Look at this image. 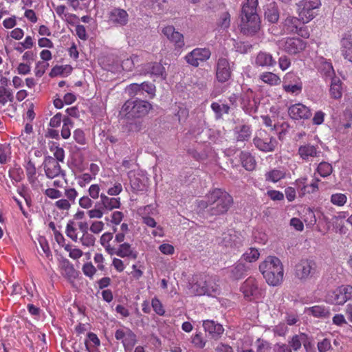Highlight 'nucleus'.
Here are the masks:
<instances>
[{"mask_svg":"<svg viewBox=\"0 0 352 352\" xmlns=\"http://www.w3.org/2000/svg\"><path fill=\"white\" fill-rule=\"evenodd\" d=\"M189 289L190 294L195 296H214L218 292L217 285L210 278H200Z\"/></svg>","mask_w":352,"mask_h":352,"instance_id":"39448f33","label":"nucleus"},{"mask_svg":"<svg viewBox=\"0 0 352 352\" xmlns=\"http://www.w3.org/2000/svg\"><path fill=\"white\" fill-rule=\"evenodd\" d=\"M234 201L232 197L226 191L220 188H215L210 191L204 197L197 202V206L200 210L208 208V212L212 216H217L226 214Z\"/></svg>","mask_w":352,"mask_h":352,"instance_id":"f257e3e1","label":"nucleus"},{"mask_svg":"<svg viewBox=\"0 0 352 352\" xmlns=\"http://www.w3.org/2000/svg\"><path fill=\"white\" fill-rule=\"evenodd\" d=\"M162 32L163 34L174 44L175 49H181L184 45V38L182 33L176 31L173 25L164 27Z\"/></svg>","mask_w":352,"mask_h":352,"instance_id":"6ab92c4d","label":"nucleus"},{"mask_svg":"<svg viewBox=\"0 0 352 352\" xmlns=\"http://www.w3.org/2000/svg\"><path fill=\"white\" fill-rule=\"evenodd\" d=\"M232 74V67L230 62L226 58L221 57L217 60L216 66V76L221 82L228 81Z\"/></svg>","mask_w":352,"mask_h":352,"instance_id":"dca6fc26","label":"nucleus"},{"mask_svg":"<svg viewBox=\"0 0 352 352\" xmlns=\"http://www.w3.org/2000/svg\"><path fill=\"white\" fill-rule=\"evenodd\" d=\"M241 31L247 36L256 34L261 28L259 16L241 17Z\"/></svg>","mask_w":352,"mask_h":352,"instance_id":"2eb2a0df","label":"nucleus"},{"mask_svg":"<svg viewBox=\"0 0 352 352\" xmlns=\"http://www.w3.org/2000/svg\"><path fill=\"white\" fill-rule=\"evenodd\" d=\"M307 178L302 177L296 181V186L300 189L302 195H305L306 193H313L318 189L319 179H314L309 185L307 184Z\"/></svg>","mask_w":352,"mask_h":352,"instance_id":"cd10ccee","label":"nucleus"},{"mask_svg":"<svg viewBox=\"0 0 352 352\" xmlns=\"http://www.w3.org/2000/svg\"><path fill=\"white\" fill-rule=\"evenodd\" d=\"M352 298V286L342 285L329 292L327 300L334 305H342Z\"/></svg>","mask_w":352,"mask_h":352,"instance_id":"6e6552de","label":"nucleus"},{"mask_svg":"<svg viewBox=\"0 0 352 352\" xmlns=\"http://www.w3.org/2000/svg\"><path fill=\"white\" fill-rule=\"evenodd\" d=\"M305 336L303 333L292 336L291 340L289 341V345L290 346L291 349H292L295 351L300 349L302 342L305 339Z\"/></svg>","mask_w":352,"mask_h":352,"instance_id":"4d7b16f0","label":"nucleus"},{"mask_svg":"<svg viewBox=\"0 0 352 352\" xmlns=\"http://www.w3.org/2000/svg\"><path fill=\"white\" fill-rule=\"evenodd\" d=\"M267 182L276 183L285 177V172L280 169H272L265 175Z\"/></svg>","mask_w":352,"mask_h":352,"instance_id":"ea45409f","label":"nucleus"},{"mask_svg":"<svg viewBox=\"0 0 352 352\" xmlns=\"http://www.w3.org/2000/svg\"><path fill=\"white\" fill-rule=\"evenodd\" d=\"M62 274L67 278H74L76 272L73 266L68 261H64L61 266Z\"/></svg>","mask_w":352,"mask_h":352,"instance_id":"09e8293b","label":"nucleus"},{"mask_svg":"<svg viewBox=\"0 0 352 352\" xmlns=\"http://www.w3.org/2000/svg\"><path fill=\"white\" fill-rule=\"evenodd\" d=\"M317 171L321 177H326L331 174L333 168L331 164L322 162L318 164Z\"/></svg>","mask_w":352,"mask_h":352,"instance_id":"5fc2aeb1","label":"nucleus"},{"mask_svg":"<svg viewBox=\"0 0 352 352\" xmlns=\"http://www.w3.org/2000/svg\"><path fill=\"white\" fill-rule=\"evenodd\" d=\"M43 166L47 177L54 179L61 177L64 179L65 174L61 169L59 163L54 157L51 156L45 157Z\"/></svg>","mask_w":352,"mask_h":352,"instance_id":"4468645a","label":"nucleus"},{"mask_svg":"<svg viewBox=\"0 0 352 352\" xmlns=\"http://www.w3.org/2000/svg\"><path fill=\"white\" fill-rule=\"evenodd\" d=\"M97 204L95 206L94 208L89 209L87 214L90 219H101L104 214V210L102 207L100 206V207H97Z\"/></svg>","mask_w":352,"mask_h":352,"instance_id":"052dcab7","label":"nucleus"},{"mask_svg":"<svg viewBox=\"0 0 352 352\" xmlns=\"http://www.w3.org/2000/svg\"><path fill=\"white\" fill-rule=\"evenodd\" d=\"M151 305L157 314L163 316L165 314V310L163 307V305L158 298H153L151 301Z\"/></svg>","mask_w":352,"mask_h":352,"instance_id":"774afa93","label":"nucleus"},{"mask_svg":"<svg viewBox=\"0 0 352 352\" xmlns=\"http://www.w3.org/2000/svg\"><path fill=\"white\" fill-rule=\"evenodd\" d=\"M253 143L258 150L266 153L274 151L277 145L276 140L270 136L265 130H259L256 133Z\"/></svg>","mask_w":352,"mask_h":352,"instance_id":"423d86ee","label":"nucleus"},{"mask_svg":"<svg viewBox=\"0 0 352 352\" xmlns=\"http://www.w3.org/2000/svg\"><path fill=\"white\" fill-rule=\"evenodd\" d=\"M49 148L50 151L53 153L55 157V160L59 162H63L65 159V151L62 147L59 146L57 142H49Z\"/></svg>","mask_w":352,"mask_h":352,"instance_id":"37998d69","label":"nucleus"},{"mask_svg":"<svg viewBox=\"0 0 352 352\" xmlns=\"http://www.w3.org/2000/svg\"><path fill=\"white\" fill-rule=\"evenodd\" d=\"M241 292L248 300L258 299L262 296V290L258 286V281L252 277L247 278L241 286Z\"/></svg>","mask_w":352,"mask_h":352,"instance_id":"1a4fd4ad","label":"nucleus"},{"mask_svg":"<svg viewBox=\"0 0 352 352\" xmlns=\"http://www.w3.org/2000/svg\"><path fill=\"white\" fill-rule=\"evenodd\" d=\"M113 238V233L104 232L102 234L100 242L101 245L104 248L105 251L110 254L115 245H111L110 242Z\"/></svg>","mask_w":352,"mask_h":352,"instance_id":"c03bdc74","label":"nucleus"},{"mask_svg":"<svg viewBox=\"0 0 352 352\" xmlns=\"http://www.w3.org/2000/svg\"><path fill=\"white\" fill-rule=\"evenodd\" d=\"M64 249L69 252V257L74 260L80 258L83 255V252L81 250L72 248V245L69 244L64 245Z\"/></svg>","mask_w":352,"mask_h":352,"instance_id":"e2e57ef3","label":"nucleus"},{"mask_svg":"<svg viewBox=\"0 0 352 352\" xmlns=\"http://www.w3.org/2000/svg\"><path fill=\"white\" fill-rule=\"evenodd\" d=\"M288 113L293 120H307L309 119L311 113L310 109L301 103L294 104L289 107Z\"/></svg>","mask_w":352,"mask_h":352,"instance_id":"412c9836","label":"nucleus"},{"mask_svg":"<svg viewBox=\"0 0 352 352\" xmlns=\"http://www.w3.org/2000/svg\"><path fill=\"white\" fill-rule=\"evenodd\" d=\"M234 135L238 142L248 141L252 135L251 128L246 124L236 126L234 129Z\"/></svg>","mask_w":352,"mask_h":352,"instance_id":"e433bc0d","label":"nucleus"},{"mask_svg":"<svg viewBox=\"0 0 352 352\" xmlns=\"http://www.w3.org/2000/svg\"><path fill=\"white\" fill-rule=\"evenodd\" d=\"M321 6L320 0H301L297 4V13L302 23H307L315 18Z\"/></svg>","mask_w":352,"mask_h":352,"instance_id":"20e7f679","label":"nucleus"},{"mask_svg":"<svg viewBox=\"0 0 352 352\" xmlns=\"http://www.w3.org/2000/svg\"><path fill=\"white\" fill-rule=\"evenodd\" d=\"M300 22L302 21L299 16L297 18L289 16L285 19L284 25L288 32L294 33L298 32Z\"/></svg>","mask_w":352,"mask_h":352,"instance_id":"79ce46f5","label":"nucleus"},{"mask_svg":"<svg viewBox=\"0 0 352 352\" xmlns=\"http://www.w3.org/2000/svg\"><path fill=\"white\" fill-rule=\"evenodd\" d=\"M10 148L8 145L0 144V163L6 164L10 158Z\"/></svg>","mask_w":352,"mask_h":352,"instance_id":"13d9d810","label":"nucleus"},{"mask_svg":"<svg viewBox=\"0 0 352 352\" xmlns=\"http://www.w3.org/2000/svg\"><path fill=\"white\" fill-rule=\"evenodd\" d=\"M341 52L344 58L352 63V35L344 34L341 40Z\"/></svg>","mask_w":352,"mask_h":352,"instance_id":"c85d7f7f","label":"nucleus"},{"mask_svg":"<svg viewBox=\"0 0 352 352\" xmlns=\"http://www.w3.org/2000/svg\"><path fill=\"white\" fill-rule=\"evenodd\" d=\"M258 104V102L255 98L254 91L250 88H243L241 96V107L242 109L246 113L252 115L257 111Z\"/></svg>","mask_w":352,"mask_h":352,"instance_id":"9d476101","label":"nucleus"},{"mask_svg":"<svg viewBox=\"0 0 352 352\" xmlns=\"http://www.w3.org/2000/svg\"><path fill=\"white\" fill-rule=\"evenodd\" d=\"M65 234L73 241L77 242L78 241L76 223L74 221H69L67 223Z\"/></svg>","mask_w":352,"mask_h":352,"instance_id":"49530a36","label":"nucleus"},{"mask_svg":"<svg viewBox=\"0 0 352 352\" xmlns=\"http://www.w3.org/2000/svg\"><path fill=\"white\" fill-rule=\"evenodd\" d=\"M110 21L118 25H124L128 22V14L122 9L115 8L109 14Z\"/></svg>","mask_w":352,"mask_h":352,"instance_id":"7c9ffc66","label":"nucleus"},{"mask_svg":"<svg viewBox=\"0 0 352 352\" xmlns=\"http://www.w3.org/2000/svg\"><path fill=\"white\" fill-rule=\"evenodd\" d=\"M247 269L248 267L245 264L242 263H236L232 270L233 278L236 280L241 278L246 272Z\"/></svg>","mask_w":352,"mask_h":352,"instance_id":"864d4df0","label":"nucleus"},{"mask_svg":"<svg viewBox=\"0 0 352 352\" xmlns=\"http://www.w3.org/2000/svg\"><path fill=\"white\" fill-rule=\"evenodd\" d=\"M330 201L332 204L341 207L346 203L347 197L344 193L337 192L331 195Z\"/></svg>","mask_w":352,"mask_h":352,"instance_id":"3c124183","label":"nucleus"},{"mask_svg":"<svg viewBox=\"0 0 352 352\" xmlns=\"http://www.w3.org/2000/svg\"><path fill=\"white\" fill-rule=\"evenodd\" d=\"M316 263L309 259L300 260L295 266L294 276L299 281L304 283L312 276L315 272Z\"/></svg>","mask_w":352,"mask_h":352,"instance_id":"0eeeda50","label":"nucleus"},{"mask_svg":"<svg viewBox=\"0 0 352 352\" xmlns=\"http://www.w3.org/2000/svg\"><path fill=\"white\" fill-rule=\"evenodd\" d=\"M65 6L63 5L58 6L56 8V12L60 18L63 20H66L67 21H70L73 19H77V16L74 14L66 13L65 12Z\"/></svg>","mask_w":352,"mask_h":352,"instance_id":"603ef678","label":"nucleus"},{"mask_svg":"<svg viewBox=\"0 0 352 352\" xmlns=\"http://www.w3.org/2000/svg\"><path fill=\"white\" fill-rule=\"evenodd\" d=\"M255 65L261 67H272L276 65L272 55L265 52H260L256 56Z\"/></svg>","mask_w":352,"mask_h":352,"instance_id":"bb28decb","label":"nucleus"},{"mask_svg":"<svg viewBox=\"0 0 352 352\" xmlns=\"http://www.w3.org/2000/svg\"><path fill=\"white\" fill-rule=\"evenodd\" d=\"M145 74L151 76L165 79L166 73L164 67L160 63H149L144 66Z\"/></svg>","mask_w":352,"mask_h":352,"instance_id":"5701e85b","label":"nucleus"},{"mask_svg":"<svg viewBox=\"0 0 352 352\" xmlns=\"http://www.w3.org/2000/svg\"><path fill=\"white\" fill-rule=\"evenodd\" d=\"M72 71V67L69 65H56L52 69L50 76L51 77H56L58 76H67L71 74Z\"/></svg>","mask_w":352,"mask_h":352,"instance_id":"a19ab883","label":"nucleus"},{"mask_svg":"<svg viewBox=\"0 0 352 352\" xmlns=\"http://www.w3.org/2000/svg\"><path fill=\"white\" fill-rule=\"evenodd\" d=\"M258 80L271 87L278 86L281 83L280 76L270 72L261 73L258 76Z\"/></svg>","mask_w":352,"mask_h":352,"instance_id":"72a5a7b5","label":"nucleus"},{"mask_svg":"<svg viewBox=\"0 0 352 352\" xmlns=\"http://www.w3.org/2000/svg\"><path fill=\"white\" fill-rule=\"evenodd\" d=\"M110 255H116L120 258H127L129 259H136L138 256V252L135 247H133L129 243H122L118 245L117 247L114 246Z\"/></svg>","mask_w":352,"mask_h":352,"instance_id":"f3484780","label":"nucleus"},{"mask_svg":"<svg viewBox=\"0 0 352 352\" xmlns=\"http://www.w3.org/2000/svg\"><path fill=\"white\" fill-rule=\"evenodd\" d=\"M54 206L59 210L68 211L71 208L72 204L66 199H60L54 203Z\"/></svg>","mask_w":352,"mask_h":352,"instance_id":"338daca9","label":"nucleus"},{"mask_svg":"<svg viewBox=\"0 0 352 352\" xmlns=\"http://www.w3.org/2000/svg\"><path fill=\"white\" fill-rule=\"evenodd\" d=\"M151 104L144 100H127L122 106L121 113L128 118H140L146 115Z\"/></svg>","mask_w":352,"mask_h":352,"instance_id":"7ed1b4c3","label":"nucleus"},{"mask_svg":"<svg viewBox=\"0 0 352 352\" xmlns=\"http://www.w3.org/2000/svg\"><path fill=\"white\" fill-rule=\"evenodd\" d=\"M49 67V63L44 61H38L36 63L34 74L36 77H41Z\"/></svg>","mask_w":352,"mask_h":352,"instance_id":"69168bd1","label":"nucleus"},{"mask_svg":"<svg viewBox=\"0 0 352 352\" xmlns=\"http://www.w3.org/2000/svg\"><path fill=\"white\" fill-rule=\"evenodd\" d=\"M296 79L294 83H283V88L287 93L298 95L301 93L302 89V83L298 76H294Z\"/></svg>","mask_w":352,"mask_h":352,"instance_id":"4c0bfd02","label":"nucleus"},{"mask_svg":"<svg viewBox=\"0 0 352 352\" xmlns=\"http://www.w3.org/2000/svg\"><path fill=\"white\" fill-rule=\"evenodd\" d=\"M211 56V52L208 48L197 47L188 52L184 59L190 65L197 67L200 63L208 60Z\"/></svg>","mask_w":352,"mask_h":352,"instance_id":"9b49d317","label":"nucleus"},{"mask_svg":"<svg viewBox=\"0 0 352 352\" xmlns=\"http://www.w3.org/2000/svg\"><path fill=\"white\" fill-rule=\"evenodd\" d=\"M265 19L271 23H276L279 19V11L274 2H271L265 6L264 12Z\"/></svg>","mask_w":352,"mask_h":352,"instance_id":"2f4dec72","label":"nucleus"},{"mask_svg":"<svg viewBox=\"0 0 352 352\" xmlns=\"http://www.w3.org/2000/svg\"><path fill=\"white\" fill-rule=\"evenodd\" d=\"M13 99L12 91L3 86H0V104L5 105L8 101L12 102Z\"/></svg>","mask_w":352,"mask_h":352,"instance_id":"8fccbe9b","label":"nucleus"},{"mask_svg":"<svg viewBox=\"0 0 352 352\" xmlns=\"http://www.w3.org/2000/svg\"><path fill=\"white\" fill-rule=\"evenodd\" d=\"M259 270L270 285L277 286L283 282L284 276L283 265L278 257L267 256L260 264Z\"/></svg>","mask_w":352,"mask_h":352,"instance_id":"f03ea898","label":"nucleus"},{"mask_svg":"<svg viewBox=\"0 0 352 352\" xmlns=\"http://www.w3.org/2000/svg\"><path fill=\"white\" fill-rule=\"evenodd\" d=\"M204 330L208 332L212 338H217L223 333V328L221 324L216 323L213 320H205L203 323Z\"/></svg>","mask_w":352,"mask_h":352,"instance_id":"c756f323","label":"nucleus"},{"mask_svg":"<svg viewBox=\"0 0 352 352\" xmlns=\"http://www.w3.org/2000/svg\"><path fill=\"white\" fill-rule=\"evenodd\" d=\"M319 71L324 78L325 80L336 77L331 63L327 61L323 58H321L320 60Z\"/></svg>","mask_w":352,"mask_h":352,"instance_id":"473e14b6","label":"nucleus"},{"mask_svg":"<svg viewBox=\"0 0 352 352\" xmlns=\"http://www.w3.org/2000/svg\"><path fill=\"white\" fill-rule=\"evenodd\" d=\"M334 127L341 133H345V131L352 127V113L350 111H345L340 117L338 121L335 122Z\"/></svg>","mask_w":352,"mask_h":352,"instance_id":"a878e982","label":"nucleus"},{"mask_svg":"<svg viewBox=\"0 0 352 352\" xmlns=\"http://www.w3.org/2000/svg\"><path fill=\"white\" fill-rule=\"evenodd\" d=\"M219 244L224 248L226 252L238 250L242 245L241 237L235 231L224 232L221 237Z\"/></svg>","mask_w":352,"mask_h":352,"instance_id":"f8f14e48","label":"nucleus"},{"mask_svg":"<svg viewBox=\"0 0 352 352\" xmlns=\"http://www.w3.org/2000/svg\"><path fill=\"white\" fill-rule=\"evenodd\" d=\"M329 93L331 98L334 99H340L342 96V83L338 77L330 79Z\"/></svg>","mask_w":352,"mask_h":352,"instance_id":"c9c22d12","label":"nucleus"},{"mask_svg":"<svg viewBox=\"0 0 352 352\" xmlns=\"http://www.w3.org/2000/svg\"><path fill=\"white\" fill-rule=\"evenodd\" d=\"M217 28L219 30H226L230 25V15L225 12L221 14L217 22Z\"/></svg>","mask_w":352,"mask_h":352,"instance_id":"de8ad7c7","label":"nucleus"},{"mask_svg":"<svg viewBox=\"0 0 352 352\" xmlns=\"http://www.w3.org/2000/svg\"><path fill=\"white\" fill-rule=\"evenodd\" d=\"M78 239L85 247H91L95 243V237L89 232H84L82 236L78 238Z\"/></svg>","mask_w":352,"mask_h":352,"instance_id":"680f3d73","label":"nucleus"},{"mask_svg":"<svg viewBox=\"0 0 352 352\" xmlns=\"http://www.w3.org/2000/svg\"><path fill=\"white\" fill-rule=\"evenodd\" d=\"M138 61V56L137 55H132L130 58L124 60L122 62L121 66L125 71H131L134 67L135 63Z\"/></svg>","mask_w":352,"mask_h":352,"instance_id":"bf43d9fd","label":"nucleus"},{"mask_svg":"<svg viewBox=\"0 0 352 352\" xmlns=\"http://www.w3.org/2000/svg\"><path fill=\"white\" fill-rule=\"evenodd\" d=\"M82 270L84 274L90 278H93L94 276L97 272L96 268L91 262L85 263Z\"/></svg>","mask_w":352,"mask_h":352,"instance_id":"0e129e2a","label":"nucleus"},{"mask_svg":"<svg viewBox=\"0 0 352 352\" xmlns=\"http://www.w3.org/2000/svg\"><path fill=\"white\" fill-rule=\"evenodd\" d=\"M278 47L289 54H296L305 50L306 43L299 38H287L278 41Z\"/></svg>","mask_w":352,"mask_h":352,"instance_id":"ddd939ff","label":"nucleus"},{"mask_svg":"<svg viewBox=\"0 0 352 352\" xmlns=\"http://www.w3.org/2000/svg\"><path fill=\"white\" fill-rule=\"evenodd\" d=\"M27 179L31 185L32 188L34 190H39L42 188L43 184L39 179V175L37 174L36 168L34 163L31 160H28L25 165Z\"/></svg>","mask_w":352,"mask_h":352,"instance_id":"aec40b11","label":"nucleus"},{"mask_svg":"<svg viewBox=\"0 0 352 352\" xmlns=\"http://www.w3.org/2000/svg\"><path fill=\"white\" fill-rule=\"evenodd\" d=\"M98 205H100L105 211H112L114 209H118L121 206L120 197H110L107 195L102 193L100 195V201Z\"/></svg>","mask_w":352,"mask_h":352,"instance_id":"b1692460","label":"nucleus"},{"mask_svg":"<svg viewBox=\"0 0 352 352\" xmlns=\"http://www.w3.org/2000/svg\"><path fill=\"white\" fill-rule=\"evenodd\" d=\"M258 0H246L241 8V17L259 16L258 14Z\"/></svg>","mask_w":352,"mask_h":352,"instance_id":"393cba45","label":"nucleus"},{"mask_svg":"<svg viewBox=\"0 0 352 352\" xmlns=\"http://www.w3.org/2000/svg\"><path fill=\"white\" fill-rule=\"evenodd\" d=\"M115 338L121 340L126 350L131 349L137 342L135 334L129 329H120L115 333Z\"/></svg>","mask_w":352,"mask_h":352,"instance_id":"a211bd4d","label":"nucleus"},{"mask_svg":"<svg viewBox=\"0 0 352 352\" xmlns=\"http://www.w3.org/2000/svg\"><path fill=\"white\" fill-rule=\"evenodd\" d=\"M239 157L241 164L245 170L248 171L254 170L256 162L251 153L248 151H241Z\"/></svg>","mask_w":352,"mask_h":352,"instance_id":"f704fd0d","label":"nucleus"},{"mask_svg":"<svg viewBox=\"0 0 352 352\" xmlns=\"http://www.w3.org/2000/svg\"><path fill=\"white\" fill-rule=\"evenodd\" d=\"M211 109L215 113L217 119H220L224 113H228L230 111V107L228 104H220L218 102H212L211 104Z\"/></svg>","mask_w":352,"mask_h":352,"instance_id":"a18cd8bd","label":"nucleus"},{"mask_svg":"<svg viewBox=\"0 0 352 352\" xmlns=\"http://www.w3.org/2000/svg\"><path fill=\"white\" fill-rule=\"evenodd\" d=\"M259 256L258 250L251 248L242 255V258L247 262L252 263L256 261Z\"/></svg>","mask_w":352,"mask_h":352,"instance_id":"6e6d98bb","label":"nucleus"},{"mask_svg":"<svg viewBox=\"0 0 352 352\" xmlns=\"http://www.w3.org/2000/svg\"><path fill=\"white\" fill-rule=\"evenodd\" d=\"M320 153V151L318 146L313 145L310 143L304 144L299 146L298 154L300 157L306 162L312 161Z\"/></svg>","mask_w":352,"mask_h":352,"instance_id":"4be33fe9","label":"nucleus"},{"mask_svg":"<svg viewBox=\"0 0 352 352\" xmlns=\"http://www.w3.org/2000/svg\"><path fill=\"white\" fill-rule=\"evenodd\" d=\"M305 312L314 317L327 318L330 316V311L324 306L316 305L306 309Z\"/></svg>","mask_w":352,"mask_h":352,"instance_id":"58836bf2","label":"nucleus"}]
</instances>
